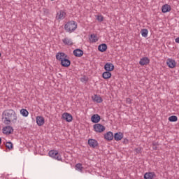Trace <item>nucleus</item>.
<instances>
[{
  "instance_id": "f257e3e1",
  "label": "nucleus",
  "mask_w": 179,
  "mask_h": 179,
  "mask_svg": "<svg viewBox=\"0 0 179 179\" xmlns=\"http://www.w3.org/2000/svg\"><path fill=\"white\" fill-rule=\"evenodd\" d=\"M2 121L5 125L16 124L17 121V114L13 109L5 110L2 113Z\"/></svg>"
},
{
  "instance_id": "f03ea898",
  "label": "nucleus",
  "mask_w": 179,
  "mask_h": 179,
  "mask_svg": "<svg viewBox=\"0 0 179 179\" xmlns=\"http://www.w3.org/2000/svg\"><path fill=\"white\" fill-rule=\"evenodd\" d=\"M76 29H78V23L73 20L69 21L64 25V30L66 31V33H73Z\"/></svg>"
},
{
  "instance_id": "7ed1b4c3",
  "label": "nucleus",
  "mask_w": 179,
  "mask_h": 179,
  "mask_svg": "<svg viewBox=\"0 0 179 179\" xmlns=\"http://www.w3.org/2000/svg\"><path fill=\"white\" fill-rule=\"evenodd\" d=\"M50 157L55 159V160H58L59 162H62V158L61 157V154L58 152V151L55 150H52L48 153Z\"/></svg>"
},
{
  "instance_id": "20e7f679",
  "label": "nucleus",
  "mask_w": 179,
  "mask_h": 179,
  "mask_svg": "<svg viewBox=\"0 0 179 179\" xmlns=\"http://www.w3.org/2000/svg\"><path fill=\"white\" fill-rule=\"evenodd\" d=\"M94 131L98 134H101V132H104L106 131V127L100 123H96L93 126Z\"/></svg>"
},
{
  "instance_id": "39448f33",
  "label": "nucleus",
  "mask_w": 179,
  "mask_h": 179,
  "mask_svg": "<svg viewBox=\"0 0 179 179\" xmlns=\"http://www.w3.org/2000/svg\"><path fill=\"white\" fill-rule=\"evenodd\" d=\"M65 17H66V12L64 10H60L57 13L56 19L59 22H61V20H64Z\"/></svg>"
},
{
  "instance_id": "423d86ee",
  "label": "nucleus",
  "mask_w": 179,
  "mask_h": 179,
  "mask_svg": "<svg viewBox=\"0 0 179 179\" xmlns=\"http://www.w3.org/2000/svg\"><path fill=\"white\" fill-rule=\"evenodd\" d=\"M60 64L62 66H64V68H69V66H71V60L68 59V57L63 58L60 61Z\"/></svg>"
},
{
  "instance_id": "0eeeda50",
  "label": "nucleus",
  "mask_w": 179,
  "mask_h": 179,
  "mask_svg": "<svg viewBox=\"0 0 179 179\" xmlns=\"http://www.w3.org/2000/svg\"><path fill=\"white\" fill-rule=\"evenodd\" d=\"M8 126H6L3 128V134H5V135H10L13 132V127L12 126H9V124H7Z\"/></svg>"
},
{
  "instance_id": "6e6552de",
  "label": "nucleus",
  "mask_w": 179,
  "mask_h": 179,
  "mask_svg": "<svg viewBox=\"0 0 179 179\" xmlns=\"http://www.w3.org/2000/svg\"><path fill=\"white\" fill-rule=\"evenodd\" d=\"M88 145L90 148H93V149H95V148H97V146H99V142H97L96 139L90 138L88 140Z\"/></svg>"
},
{
  "instance_id": "1a4fd4ad",
  "label": "nucleus",
  "mask_w": 179,
  "mask_h": 179,
  "mask_svg": "<svg viewBox=\"0 0 179 179\" xmlns=\"http://www.w3.org/2000/svg\"><path fill=\"white\" fill-rule=\"evenodd\" d=\"M62 117L65 120V121H66V122H72V120H73L72 115L68 113H63Z\"/></svg>"
},
{
  "instance_id": "9d476101",
  "label": "nucleus",
  "mask_w": 179,
  "mask_h": 179,
  "mask_svg": "<svg viewBox=\"0 0 179 179\" xmlns=\"http://www.w3.org/2000/svg\"><path fill=\"white\" fill-rule=\"evenodd\" d=\"M100 120H101V117L99 114H94L91 117V121L93 124H99V122H100Z\"/></svg>"
},
{
  "instance_id": "9b49d317",
  "label": "nucleus",
  "mask_w": 179,
  "mask_h": 179,
  "mask_svg": "<svg viewBox=\"0 0 179 179\" xmlns=\"http://www.w3.org/2000/svg\"><path fill=\"white\" fill-rule=\"evenodd\" d=\"M64 58H68V55H66V54L62 52H59L57 53L56 55V59H57V61H62V59H64Z\"/></svg>"
},
{
  "instance_id": "f8f14e48",
  "label": "nucleus",
  "mask_w": 179,
  "mask_h": 179,
  "mask_svg": "<svg viewBox=\"0 0 179 179\" xmlns=\"http://www.w3.org/2000/svg\"><path fill=\"white\" fill-rule=\"evenodd\" d=\"M104 69L108 72H111L114 69V64H113V63L107 62L104 65Z\"/></svg>"
},
{
  "instance_id": "ddd939ff",
  "label": "nucleus",
  "mask_w": 179,
  "mask_h": 179,
  "mask_svg": "<svg viewBox=\"0 0 179 179\" xmlns=\"http://www.w3.org/2000/svg\"><path fill=\"white\" fill-rule=\"evenodd\" d=\"M73 54L75 57L80 58V57H83V50H82V49L77 48L73 51Z\"/></svg>"
},
{
  "instance_id": "4468645a",
  "label": "nucleus",
  "mask_w": 179,
  "mask_h": 179,
  "mask_svg": "<svg viewBox=\"0 0 179 179\" xmlns=\"http://www.w3.org/2000/svg\"><path fill=\"white\" fill-rule=\"evenodd\" d=\"M45 122V120L43 117V116H37L36 117V124L38 127H42L44 125Z\"/></svg>"
},
{
  "instance_id": "2eb2a0df",
  "label": "nucleus",
  "mask_w": 179,
  "mask_h": 179,
  "mask_svg": "<svg viewBox=\"0 0 179 179\" xmlns=\"http://www.w3.org/2000/svg\"><path fill=\"white\" fill-rule=\"evenodd\" d=\"M104 139L108 141H113L114 139V134L111 131H108L104 134Z\"/></svg>"
},
{
  "instance_id": "dca6fc26",
  "label": "nucleus",
  "mask_w": 179,
  "mask_h": 179,
  "mask_svg": "<svg viewBox=\"0 0 179 179\" xmlns=\"http://www.w3.org/2000/svg\"><path fill=\"white\" fill-rule=\"evenodd\" d=\"M92 99L95 103H103V98H101V96H100L98 94H94V96H92Z\"/></svg>"
},
{
  "instance_id": "f3484780",
  "label": "nucleus",
  "mask_w": 179,
  "mask_h": 179,
  "mask_svg": "<svg viewBox=\"0 0 179 179\" xmlns=\"http://www.w3.org/2000/svg\"><path fill=\"white\" fill-rule=\"evenodd\" d=\"M113 138H114L115 141L118 142L119 141H121V139H122V138H124V134H122L121 132L115 133V134L113 135Z\"/></svg>"
},
{
  "instance_id": "a211bd4d",
  "label": "nucleus",
  "mask_w": 179,
  "mask_h": 179,
  "mask_svg": "<svg viewBox=\"0 0 179 179\" xmlns=\"http://www.w3.org/2000/svg\"><path fill=\"white\" fill-rule=\"evenodd\" d=\"M166 64L168 65L169 68H176V61L173 59H167Z\"/></svg>"
},
{
  "instance_id": "6ab92c4d",
  "label": "nucleus",
  "mask_w": 179,
  "mask_h": 179,
  "mask_svg": "<svg viewBox=\"0 0 179 179\" xmlns=\"http://www.w3.org/2000/svg\"><path fill=\"white\" fill-rule=\"evenodd\" d=\"M156 177L155 172H147L144 174V179H153Z\"/></svg>"
},
{
  "instance_id": "aec40b11",
  "label": "nucleus",
  "mask_w": 179,
  "mask_h": 179,
  "mask_svg": "<svg viewBox=\"0 0 179 179\" xmlns=\"http://www.w3.org/2000/svg\"><path fill=\"white\" fill-rule=\"evenodd\" d=\"M149 62H150V60L149 59V58H148L146 57H143L139 61V64H140V65H141V66H143L145 65H148V64H149Z\"/></svg>"
},
{
  "instance_id": "412c9836",
  "label": "nucleus",
  "mask_w": 179,
  "mask_h": 179,
  "mask_svg": "<svg viewBox=\"0 0 179 179\" xmlns=\"http://www.w3.org/2000/svg\"><path fill=\"white\" fill-rule=\"evenodd\" d=\"M171 10V6L169 4H165L162 7V13H167V12H170Z\"/></svg>"
},
{
  "instance_id": "4be33fe9",
  "label": "nucleus",
  "mask_w": 179,
  "mask_h": 179,
  "mask_svg": "<svg viewBox=\"0 0 179 179\" xmlns=\"http://www.w3.org/2000/svg\"><path fill=\"white\" fill-rule=\"evenodd\" d=\"M90 41L92 44L94 43H97V41H99V37L97 36V35H96L94 34H91L90 36Z\"/></svg>"
},
{
  "instance_id": "5701e85b",
  "label": "nucleus",
  "mask_w": 179,
  "mask_h": 179,
  "mask_svg": "<svg viewBox=\"0 0 179 179\" xmlns=\"http://www.w3.org/2000/svg\"><path fill=\"white\" fill-rule=\"evenodd\" d=\"M62 41L65 45H73V41L70 38H64Z\"/></svg>"
},
{
  "instance_id": "b1692460",
  "label": "nucleus",
  "mask_w": 179,
  "mask_h": 179,
  "mask_svg": "<svg viewBox=\"0 0 179 179\" xmlns=\"http://www.w3.org/2000/svg\"><path fill=\"white\" fill-rule=\"evenodd\" d=\"M111 76H112V74H111V72H110V71H106L105 72H103L102 73V78L106 80L110 79V78H111Z\"/></svg>"
},
{
  "instance_id": "393cba45",
  "label": "nucleus",
  "mask_w": 179,
  "mask_h": 179,
  "mask_svg": "<svg viewBox=\"0 0 179 179\" xmlns=\"http://www.w3.org/2000/svg\"><path fill=\"white\" fill-rule=\"evenodd\" d=\"M98 50L100 51V52H106V51H107V45H99Z\"/></svg>"
},
{
  "instance_id": "a878e982",
  "label": "nucleus",
  "mask_w": 179,
  "mask_h": 179,
  "mask_svg": "<svg viewBox=\"0 0 179 179\" xmlns=\"http://www.w3.org/2000/svg\"><path fill=\"white\" fill-rule=\"evenodd\" d=\"M169 121L170 122H177L178 121V117L176 115H172L169 117Z\"/></svg>"
},
{
  "instance_id": "bb28decb",
  "label": "nucleus",
  "mask_w": 179,
  "mask_h": 179,
  "mask_svg": "<svg viewBox=\"0 0 179 179\" xmlns=\"http://www.w3.org/2000/svg\"><path fill=\"white\" fill-rule=\"evenodd\" d=\"M5 146L7 148V149H8V150H13V143H12L10 141L6 142Z\"/></svg>"
},
{
  "instance_id": "cd10ccee",
  "label": "nucleus",
  "mask_w": 179,
  "mask_h": 179,
  "mask_svg": "<svg viewBox=\"0 0 179 179\" xmlns=\"http://www.w3.org/2000/svg\"><path fill=\"white\" fill-rule=\"evenodd\" d=\"M20 114L22 115V117H28L29 111H27L26 109L23 108V109L20 110Z\"/></svg>"
},
{
  "instance_id": "c85d7f7f",
  "label": "nucleus",
  "mask_w": 179,
  "mask_h": 179,
  "mask_svg": "<svg viewBox=\"0 0 179 179\" xmlns=\"http://www.w3.org/2000/svg\"><path fill=\"white\" fill-rule=\"evenodd\" d=\"M76 170H77L78 171H80V173H82V171H83V166H82V164H77L76 165Z\"/></svg>"
},
{
  "instance_id": "c756f323",
  "label": "nucleus",
  "mask_w": 179,
  "mask_h": 179,
  "mask_svg": "<svg viewBox=\"0 0 179 179\" xmlns=\"http://www.w3.org/2000/svg\"><path fill=\"white\" fill-rule=\"evenodd\" d=\"M148 33H149V31L147 29H143L141 30V35L143 37H148Z\"/></svg>"
},
{
  "instance_id": "7c9ffc66",
  "label": "nucleus",
  "mask_w": 179,
  "mask_h": 179,
  "mask_svg": "<svg viewBox=\"0 0 179 179\" xmlns=\"http://www.w3.org/2000/svg\"><path fill=\"white\" fill-rule=\"evenodd\" d=\"M157 146H159V143L153 142L152 143V149L153 150H157Z\"/></svg>"
},
{
  "instance_id": "2f4dec72",
  "label": "nucleus",
  "mask_w": 179,
  "mask_h": 179,
  "mask_svg": "<svg viewBox=\"0 0 179 179\" xmlns=\"http://www.w3.org/2000/svg\"><path fill=\"white\" fill-rule=\"evenodd\" d=\"M96 20H98V22H103V20L104 19V17L101 15H96Z\"/></svg>"
},
{
  "instance_id": "473e14b6",
  "label": "nucleus",
  "mask_w": 179,
  "mask_h": 179,
  "mask_svg": "<svg viewBox=\"0 0 179 179\" xmlns=\"http://www.w3.org/2000/svg\"><path fill=\"white\" fill-rule=\"evenodd\" d=\"M134 152H136V153L139 155L141 153V152H142V148H135Z\"/></svg>"
},
{
  "instance_id": "72a5a7b5",
  "label": "nucleus",
  "mask_w": 179,
  "mask_h": 179,
  "mask_svg": "<svg viewBox=\"0 0 179 179\" xmlns=\"http://www.w3.org/2000/svg\"><path fill=\"white\" fill-rule=\"evenodd\" d=\"M129 142V140L127 139V138H124V141H123V143L124 145H128Z\"/></svg>"
},
{
  "instance_id": "f704fd0d",
  "label": "nucleus",
  "mask_w": 179,
  "mask_h": 179,
  "mask_svg": "<svg viewBox=\"0 0 179 179\" xmlns=\"http://www.w3.org/2000/svg\"><path fill=\"white\" fill-rule=\"evenodd\" d=\"M126 101L128 104H131V98H127Z\"/></svg>"
},
{
  "instance_id": "c9c22d12",
  "label": "nucleus",
  "mask_w": 179,
  "mask_h": 179,
  "mask_svg": "<svg viewBox=\"0 0 179 179\" xmlns=\"http://www.w3.org/2000/svg\"><path fill=\"white\" fill-rule=\"evenodd\" d=\"M85 81H87V80H86V78H81V82H85Z\"/></svg>"
},
{
  "instance_id": "e433bc0d",
  "label": "nucleus",
  "mask_w": 179,
  "mask_h": 179,
  "mask_svg": "<svg viewBox=\"0 0 179 179\" xmlns=\"http://www.w3.org/2000/svg\"><path fill=\"white\" fill-rule=\"evenodd\" d=\"M99 45H107V44H106V43H102V44H100Z\"/></svg>"
},
{
  "instance_id": "4c0bfd02",
  "label": "nucleus",
  "mask_w": 179,
  "mask_h": 179,
  "mask_svg": "<svg viewBox=\"0 0 179 179\" xmlns=\"http://www.w3.org/2000/svg\"><path fill=\"white\" fill-rule=\"evenodd\" d=\"M2 143V138H0V145Z\"/></svg>"
},
{
  "instance_id": "58836bf2",
  "label": "nucleus",
  "mask_w": 179,
  "mask_h": 179,
  "mask_svg": "<svg viewBox=\"0 0 179 179\" xmlns=\"http://www.w3.org/2000/svg\"><path fill=\"white\" fill-rule=\"evenodd\" d=\"M1 53H0V57H1Z\"/></svg>"
},
{
  "instance_id": "ea45409f",
  "label": "nucleus",
  "mask_w": 179,
  "mask_h": 179,
  "mask_svg": "<svg viewBox=\"0 0 179 179\" xmlns=\"http://www.w3.org/2000/svg\"><path fill=\"white\" fill-rule=\"evenodd\" d=\"M50 1H54V0H50Z\"/></svg>"
}]
</instances>
